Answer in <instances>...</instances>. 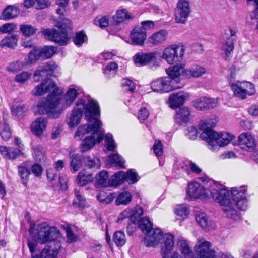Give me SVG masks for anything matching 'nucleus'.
<instances>
[{
  "label": "nucleus",
  "mask_w": 258,
  "mask_h": 258,
  "mask_svg": "<svg viewBox=\"0 0 258 258\" xmlns=\"http://www.w3.org/2000/svg\"><path fill=\"white\" fill-rule=\"evenodd\" d=\"M175 121L178 124L182 125L187 124L190 119V111L187 107L180 108L175 117Z\"/></svg>",
  "instance_id": "obj_26"
},
{
  "label": "nucleus",
  "mask_w": 258,
  "mask_h": 258,
  "mask_svg": "<svg viewBox=\"0 0 258 258\" xmlns=\"http://www.w3.org/2000/svg\"><path fill=\"white\" fill-rule=\"evenodd\" d=\"M245 192L244 187H234L229 191L223 185L217 182L213 183L207 190L200 183L192 182L188 185L186 198L189 200L203 199L210 195L214 201L223 206L222 210L227 217L237 220L239 216L236 207L244 210L247 207Z\"/></svg>",
  "instance_id": "obj_1"
},
{
  "label": "nucleus",
  "mask_w": 258,
  "mask_h": 258,
  "mask_svg": "<svg viewBox=\"0 0 258 258\" xmlns=\"http://www.w3.org/2000/svg\"><path fill=\"white\" fill-rule=\"evenodd\" d=\"M31 76V73L28 71H23L16 75L15 80L17 83L24 84L28 81Z\"/></svg>",
  "instance_id": "obj_47"
},
{
  "label": "nucleus",
  "mask_w": 258,
  "mask_h": 258,
  "mask_svg": "<svg viewBox=\"0 0 258 258\" xmlns=\"http://www.w3.org/2000/svg\"><path fill=\"white\" fill-rule=\"evenodd\" d=\"M102 122L99 119L94 120L93 123H88L80 126L75 134L77 140H80L85 135L91 133V135L85 137L80 145V150L82 153L86 152L99 144L104 138V131L101 130Z\"/></svg>",
  "instance_id": "obj_4"
},
{
  "label": "nucleus",
  "mask_w": 258,
  "mask_h": 258,
  "mask_svg": "<svg viewBox=\"0 0 258 258\" xmlns=\"http://www.w3.org/2000/svg\"><path fill=\"white\" fill-rule=\"evenodd\" d=\"M86 35L82 31L77 32L73 38V41L75 44L80 47L87 40Z\"/></svg>",
  "instance_id": "obj_50"
},
{
  "label": "nucleus",
  "mask_w": 258,
  "mask_h": 258,
  "mask_svg": "<svg viewBox=\"0 0 258 258\" xmlns=\"http://www.w3.org/2000/svg\"><path fill=\"white\" fill-rule=\"evenodd\" d=\"M144 212L143 208L139 206H136L133 208H126L119 215L117 222L119 223L128 218L144 232L145 230V218L143 216Z\"/></svg>",
  "instance_id": "obj_7"
},
{
  "label": "nucleus",
  "mask_w": 258,
  "mask_h": 258,
  "mask_svg": "<svg viewBox=\"0 0 258 258\" xmlns=\"http://www.w3.org/2000/svg\"><path fill=\"white\" fill-rule=\"evenodd\" d=\"M27 110L28 108L25 105H14L11 108L12 114L18 117L22 116Z\"/></svg>",
  "instance_id": "obj_55"
},
{
  "label": "nucleus",
  "mask_w": 258,
  "mask_h": 258,
  "mask_svg": "<svg viewBox=\"0 0 258 258\" xmlns=\"http://www.w3.org/2000/svg\"><path fill=\"white\" fill-rule=\"evenodd\" d=\"M104 137V146L109 151H113L117 147V144L113 139V135L110 133H107Z\"/></svg>",
  "instance_id": "obj_41"
},
{
  "label": "nucleus",
  "mask_w": 258,
  "mask_h": 258,
  "mask_svg": "<svg viewBox=\"0 0 258 258\" xmlns=\"http://www.w3.org/2000/svg\"><path fill=\"white\" fill-rule=\"evenodd\" d=\"M83 109L85 116L89 123H93L95 116H99L100 109L97 102L94 100L89 99L85 103L82 99H79L76 103V107L72 110V113L67 120V124L70 128H73L79 124L82 117Z\"/></svg>",
  "instance_id": "obj_6"
},
{
  "label": "nucleus",
  "mask_w": 258,
  "mask_h": 258,
  "mask_svg": "<svg viewBox=\"0 0 258 258\" xmlns=\"http://www.w3.org/2000/svg\"><path fill=\"white\" fill-rule=\"evenodd\" d=\"M242 88L244 89L246 93L249 96H251L255 94L256 91L253 84L249 82L242 81L241 82Z\"/></svg>",
  "instance_id": "obj_57"
},
{
  "label": "nucleus",
  "mask_w": 258,
  "mask_h": 258,
  "mask_svg": "<svg viewBox=\"0 0 258 258\" xmlns=\"http://www.w3.org/2000/svg\"><path fill=\"white\" fill-rule=\"evenodd\" d=\"M125 181L129 184L136 183L138 180V175L132 169H130L125 172Z\"/></svg>",
  "instance_id": "obj_58"
},
{
  "label": "nucleus",
  "mask_w": 258,
  "mask_h": 258,
  "mask_svg": "<svg viewBox=\"0 0 258 258\" xmlns=\"http://www.w3.org/2000/svg\"><path fill=\"white\" fill-rule=\"evenodd\" d=\"M41 59H45L51 58L57 51L54 46H46L43 48H38Z\"/></svg>",
  "instance_id": "obj_37"
},
{
  "label": "nucleus",
  "mask_w": 258,
  "mask_h": 258,
  "mask_svg": "<svg viewBox=\"0 0 258 258\" xmlns=\"http://www.w3.org/2000/svg\"><path fill=\"white\" fill-rule=\"evenodd\" d=\"M76 199L74 201L73 204L77 207L83 208L86 205V200L84 197L80 194L79 191L75 190Z\"/></svg>",
  "instance_id": "obj_53"
},
{
  "label": "nucleus",
  "mask_w": 258,
  "mask_h": 258,
  "mask_svg": "<svg viewBox=\"0 0 258 258\" xmlns=\"http://www.w3.org/2000/svg\"><path fill=\"white\" fill-rule=\"evenodd\" d=\"M34 155L36 159L40 162L44 160V153L41 147L35 146L33 147Z\"/></svg>",
  "instance_id": "obj_60"
},
{
  "label": "nucleus",
  "mask_w": 258,
  "mask_h": 258,
  "mask_svg": "<svg viewBox=\"0 0 258 258\" xmlns=\"http://www.w3.org/2000/svg\"><path fill=\"white\" fill-rule=\"evenodd\" d=\"M46 38L58 44L60 46L66 45L69 41V37L66 32L59 33L55 29H47L42 31Z\"/></svg>",
  "instance_id": "obj_14"
},
{
  "label": "nucleus",
  "mask_w": 258,
  "mask_h": 258,
  "mask_svg": "<svg viewBox=\"0 0 258 258\" xmlns=\"http://www.w3.org/2000/svg\"><path fill=\"white\" fill-rule=\"evenodd\" d=\"M133 59L135 64L138 67H142L145 65V54L140 52L136 53Z\"/></svg>",
  "instance_id": "obj_56"
},
{
  "label": "nucleus",
  "mask_w": 258,
  "mask_h": 258,
  "mask_svg": "<svg viewBox=\"0 0 258 258\" xmlns=\"http://www.w3.org/2000/svg\"><path fill=\"white\" fill-rule=\"evenodd\" d=\"M176 166L178 168L180 174H182V172L188 173L189 170L197 174H199L202 171L201 169L199 166L190 161L179 162L177 163Z\"/></svg>",
  "instance_id": "obj_24"
},
{
  "label": "nucleus",
  "mask_w": 258,
  "mask_h": 258,
  "mask_svg": "<svg viewBox=\"0 0 258 258\" xmlns=\"http://www.w3.org/2000/svg\"><path fill=\"white\" fill-rule=\"evenodd\" d=\"M109 18L108 16L97 17L94 20V24L101 28H105L109 25Z\"/></svg>",
  "instance_id": "obj_51"
},
{
  "label": "nucleus",
  "mask_w": 258,
  "mask_h": 258,
  "mask_svg": "<svg viewBox=\"0 0 258 258\" xmlns=\"http://www.w3.org/2000/svg\"><path fill=\"white\" fill-rule=\"evenodd\" d=\"M53 243H50L48 246H46L42 251L40 256L35 254L37 250V244L36 242L28 240V245L31 253V258H56L57 254V249L52 248Z\"/></svg>",
  "instance_id": "obj_13"
},
{
  "label": "nucleus",
  "mask_w": 258,
  "mask_h": 258,
  "mask_svg": "<svg viewBox=\"0 0 258 258\" xmlns=\"http://www.w3.org/2000/svg\"><path fill=\"white\" fill-rule=\"evenodd\" d=\"M185 47L183 45L172 44L165 47L161 57L169 64L181 62L184 57Z\"/></svg>",
  "instance_id": "obj_10"
},
{
  "label": "nucleus",
  "mask_w": 258,
  "mask_h": 258,
  "mask_svg": "<svg viewBox=\"0 0 258 258\" xmlns=\"http://www.w3.org/2000/svg\"><path fill=\"white\" fill-rule=\"evenodd\" d=\"M59 89L56 82L50 79H47L40 84L36 85L32 90L34 96H42L46 93L49 95L46 98H41L37 104L34 107L33 112L35 115L48 114L50 117L57 118L62 112L58 109L60 103Z\"/></svg>",
  "instance_id": "obj_2"
},
{
  "label": "nucleus",
  "mask_w": 258,
  "mask_h": 258,
  "mask_svg": "<svg viewBox=\"0 0 258 258\" xmlns=\"http://www.w3.org/2000/svg\"><path fill=\"white\" fill-rule=\"evenodd\" d=\"M132 201L131 194L127 191H124L119 194L115 200V203L117 205H127Z\"/></svg>",
  "instance_id": "obj_40"
},
{
  "label": "nucleus",
  "mask_w": 258,
  "mask_h": 258,
  "mask_svg": "<svg viewBox=\"0 0 258 258\" xmlns=\"http://www.w3.org/2000/svg\"><path fill=\"white\" fill-rule=\"evenodd\" d=\"M71 25L72 23L71 21L68 19H63L60 22H57L55 24V26L56 27L62 30L70 29Z\"/></svg>",
  "instance_id": "obj_63"
},
{
  "label": "nucleus",
  "mask_w": 258,
  "mask_h": 258,
  "mask_svg": "<svg viewBox=\"0 0 258 258\" xmlns=\"http://www.w3.org/2000/svg\"><path fill=\"white\" fill-rule=\"evenodd\" d=\"M134 15L130 13L126 9L118 10L112 16L113 22L115 24H119L128 20L133 19Z\"/></svg>",
  "instance_id": "obj_27"
},
{
  "label": "nucleus",
  "mask_w": 258,
  "mask_h": 258,
  "mask_svg": "<svg viewBox=\"0 0 258 258\" xmlns=\"http://www.w3.org/2000/svg\"><path fill=\"white\" fill-rule=\"evenodd\" d=\"M216 125L212 119L203 120L200 121L199 128L203 131L202 138L206 141L209 149L217 151L219 147L227 145L233 139L234 136L228 132H216L211 129Z\"/></svg>",
  "instance_id": "obj_5"
},
{
  "label": "nucleus",
  "mask_w": 258,
  "mask_h": 258,
  "mask_svg": "<svg viewBox=\"0 0 258 258\" xmlns=\"http://www.w3.org/2000/svg\"><path fill=\"white\" fill-rule=\"evenodd\" d=\"M18 173L22 180V183L26 185L30 174V171L26 167L20 166L18 167Z\"/></svg>",
  "instance_id": "obj_48"
},
{
  "label": "nucleus",
  "mask_w": 258,
  "mask_h": 258,
  "mask_svg": "<svg viewBox=\"0 0 258 258\" xmlns=\"http://www.w3.org/2000/svg\"><path fill=\"white\" fill-rule=\"evenodd\" d=\"M233 49V40L231 37H229L226 39L222 44L221 47V55L225 59L228 60L232 56Z\"/></svg>",
  "instance_id": "obj_28"
},
{
  "label": "nucleus",
  "mask_w": 258,
  "mask_h": 258,
  "mask_svg": "<svg viewBox=\"0 0 258 258\" xmlns=\"http://www.w3.org/2000/svg\"><path fill=\"white\" fill-rule=\"evenodd\" d=\"M19 10L16 7L12 5L8 6L3 11L1 16V20H9L17 16Z\"/></svg>",
  "instance_id": "obj_30"
},
{
  "label": "nucleus",
  "mask_w": 258,
  "mask_h": 258,
  "mask_svg": "<svg viewBox=\"0 0 258 258\" xmlns=\"http://www.w3.org/2000/svg\"><path fill=\"white\" fill-rule=\"evenodd\" d=\"M20 30L23 35L26 37H29L36 33V29L30 25L26 24L20 25Z\"/></svg>",
  "instance_id": "obj_49"
},
{
  "label": "nucleus",
  "mask_w": 258,
  "mask_h": 258,
  "mask_svg": "<svg viewBox=\"0 0 258 258\" xmlns=\"http://www.w3.org/2000/svg\"><path fill=\"white\" fill-rule=\"evenodd\" d=\"M196 220L199 225L205 230L212 229L216 226L215 222L209 220L208 216L203 212L196 213Z\"/></svg>",
  "instance_id": "obj_21"
},
{
  "label": "nucleus",
  "mask_w": 258,
  "mask_h": 258,
  "mask_svg": "<svg viewBox=\"0 0 258 258\" xmlns=\"http://www.w3.org/2000/svg\"><path fill=\"white\" fill-rule=\"evenodd\" d=\"M93 177L91 174L86 175L84 172H80L77 176L76 181L80 186H84L93 181Z\"/></svg>",
  "instance_id": "obj_39"
},
{
  "label": "nucleus",
  "mask_w": 258,
  "mask_h": 258,
  "mask_svg": "<svg viewBox=\"0 0 258 258\" xmlns=\"http://www.w3.org/2000/svg\"><path fill=\"white\" fill-rule=\"evenodd\" d=\"M190 13L189 0H179L174 12L176 23L185 24Z\"/></svg>",
  "instance_id": "obj_11"
},
{
  "label": "nucleus",
  "mask_w": 258,
  "mask_h": 258,
  "mask_svg": "<svg viewBox=\"0 0 258 258\" xmlns=\"http://www.w3.org/2000/svg\"><path fill=\"white\" fill-rule=\"evenodd\" d=\"M40 59L41 58L38 48L34 47L25 57L24 62L25 66L33 64Z\"/></svg>",
  "instance_id": "obj_31"
},
{
  "label": "nucleus",
  "mask_w": 258,
  "mask_h": 258,
  "mask_svg": "<svg viewBox=\"0 0 258 258\" xmlns=\"http://www.w3.org/2000/svg\"><path fill=\"white\" fill-rule=\"evenodd\" d=\"M37 231V239L41 244L53 240L59 235V231L55 227H51L47 222H42L37 225H31L29 230L31 234H34V230Z\"/></svg>",
  "instance_id": "obj_9"
},
{
  "label": "nucleus",
  "mask_w": 258,
  "mask_h": 258,
  "mask_svg": "<svg viewBox=\"0 0 258 258\" xmlns=\"http://www.w3.org/2000/svg\"><path fill=\"white\" fill-rule=\"evenodd\" d=\"M231 88L234 95L240 99H245L249 96L243 89L241 81H237L235 83H232Z\"/></svg>",
  "instance_id": "obj_33"
},
{
  "label": "nucleus",
  "mask_w": 258,
  "mask_h": 258,
  "mask_svg": "<svg viewBox=\"0 0 258 258\" xmlns=\"http://www.w3.org/2000/svg\"><path fill=\"white\" fill-rule=\"evenodd\" d=\"M16 28V25L14 23H6L0 26V32L1 33H10L13 32Z\"/></svg>",
  "instance_id": "obj_61"
},
{
  "label": "nucleus",
  "mask_w": 258,
  "mask_h": 258,
  "mask_svg": "<svg viewBox=\"0 0 258 258\" xmlns=\"http://www.w3.org/2000/svg\"><path fill=\"white\" fill-rule=\"evenodd\" d=\"M157 55V52H156L146 53V64H149L151 67L158 66Z\"/></svg>",
  "instance_id": "obj_59"
},
{
  "label": "nucleus",
  "mask_w": 258,
  "mask_h": 258,
  "mask_svg": "<svg viewBox=\"0 0 258 258\" xmlns=\"http://www.w3.org/2000/svg\"><path fill=\"white\" fill-rule=\"evenodd\" d=\"M44 65L48 76H56L60 73V67L55 63L49 62Z\"/></svg>",
  "instance_id": "obj_42"
},
{
  "label": "nucleus",
  "mask_w": 258,
  "mask_h": 258,
  "mask_svg": "<svg viewBox=\"0 0 258 258\" xmlns=\"http://www.w3.org/2000/svg\"><path fill=\"white\" fill-rule=\"evenodd\" d=\"M207 69L198 63H193L188 68H185V78L186 79L198 78L206 74Z\"/></svg>",
  "instance_id": "obj_18"
},
{
  "label": "nucleus",
  "mask_w": 258,
  "mask_h": 258,
  "mask_svg": "<svg viewBox=\"0 0 258 258\" xmlns=\"http://www.w3.org/2000/svg\"><path fill=\"white\" fill-rule=\"evenodd\" d=\"M47 120L44 117H38L32 122L31 131L35 136L41 137L47 127Z\"/></svg>",
  "instance_id": "obj_19"
},
{
  "label": "nucleus",
  "mask_w": 258,
  "mask_h": 258,
  "mask_svg": "<svg viewBox=\"0 0 258 258\" xmlns=\"http://www.w3.org/2000/svg\"><path fill=\"white\" fill-rule=\"evenodd\" d=\"M176 246L178 250L183 256L187 257L192 255L193 250L190 243L185 238L179 237L176 241Z\"/></svg>",
  "instance_id": "obj_20"
},
{
  "label": "nucleus",
  "mask_w": 258,
  "mask_h": 258,
  "mask_svg": "<svg viewBox=\"0 0 258 258\" xmlns=\"http://www.w3.org/2000/svg\"><path fill=\"white\" fill-rule=\"evenodd\" d=\"M131 44L143 45L145 40V21H142L140 25L136 26L130 34Z\"/></svg>",
  "instance_id": "obj_15"
},
{
  "label": "nucleus",
  "mask_w": 258,
  "mask_h": 258,
  "mask_svg": "<svg viewBox=\"0 0 258 258\" xmlns=\"http://www.w3.org/2000/svg\"><path fill=\"white\" fill-rule=\"evenodd\" d=\"M81 89L79 86L75 85H70L63 97L61 98L59 96L60 103L59 105H61L62 108L70 107L76 99Z\"/></svg>",
  "instance_id": "obj_12"
},
{
  "label": "nucleus",
  "mask_w": 258,
  "mask_h": 258,
  "mask_svg": "<svg viewBox=\"0 0 258 258\" xmlns=\"http://www.w3.org/2000/svg\"><path fill=\"white\" fill-rule=\"evenodd\" d=\"M107 162L111 165L118 166L121 168H125L124 161L118 154H111L108 156Z\"/></svg>",
  "instance_id": "obj_36"
},
{
  "label": "nucleus",
  "mask_w": 258,
  "mask_h": 258,
  "mask_svg": "<svg viewBox=\"0 0 258 258\" xmlns=\"http://www.w3.org/2000/svg\"><path fill=\"white\" fill-rule=\"evenodd\" d=\"M160 243L162 258H169L175 247L174 235L163 233L160 229L153 228L152 222L146 217V246L155 247Z\"/></svg>",
  "instance_id": "obj_3"
},
{
  "label": "nucleus",
  "mask_w": 258,
  "mask_h": 258,
  "mask_svg": "<svg viewBox=\"0 0 258 258\" xmlns=\"http://www.w3.org/2000/svg\"><path fill=\"white\" fill-rule=\"evenodd\" d=\"M25 64L24 62L16 61L10 63L7 67V70L10 72H16L23 69Z\"/></svg>",
  "instance_id": "obj_54"
},
{
  "label": "nucleus",
  "mask_w": 258,
  "mask_h": 258,
  "mask_svg": "<svg viewBox=\"0 0 258 258\" xmlns=\"http://www.w3.org/2000/svg\"><path fill=\"white\" fill-rule=\"evenodd\" d=\"M212 246V243L205 238L199 237L194 247L195 255L192 258H218L219 256L220 258H229L224 253L217 255Z\"/></svg>",
  "instance_id": "obj_8"
},
{
  "label": "nucleus",
  "mask_w": 258,
  "mask_h": 258,
  "mask_svg": "<svg viewBox=\"0 0 258 258\" xmlns=\"http://www.w3.org/2000/svg\"><path fill=\"white\" fill-rule=\"evenodd\" d=\"M48 76L44 65L39 66L33 75L35 81L39 82L42 78Z\"/></svg>",
  "instance_id": "obj_45"
},
{
  "label": "nucleus",
  "mask_w": 258,
  "mask_h": 258,
  "mask_svg": "<svg viewBox=\"0 0 258 258\" xmlns=\"http://www.w3.org/2000/svg\"><path fill=\"white\" fill-rule=\"evenodd\" d=\"M250 5L254 7V9L251 15V18L256 20L255 29L258 32V0H255Z\"/></svg>",
  "instance_id": "obj_64"
},
{
  "label": "nucleus",
  "mask_w": 258,
  "mask_h": 258,
  "mask_svg": "<svg viewBox=\"0 0 258 258\" xmlns=\"http://www.w3.org/2000/svg\"><path fill=\"white\" fill-rule=\"evenodd\" d=\"M0 153L5 158L15 159L22 153V151L19 148H8L5 146H0Z\"/></svg>",
  "instance_id": "obj_29"
},
{
  "label": "nucleus",
  "mask_w": 258,
  "mask_h": 258,
  "mask_svg": "<svg viewBox=\"0 0 258 258\" xmlns=\"http://www.w3.org/2000/svg\"><path fill=\"white\" fill-rule=\"evenodd\" d=\"M189 98V94L184 92L172 93L169 97V106L172 109L177 108L182 105Z\"/></svg>",
  "instance_id": "obj_17"
},
{
  "label": "nucleus",
  "mask_w": 258,
  "mask_h": 258,
  "mask_svg": "<svg viewBox=\"0 0 258 258\" xmlns=\"http://www.w3.org/2000/svg\"><path fill=\"white\" fill-rule=\"evenodd\" d=\"M125 172L118 171L114 174L110 178V186H117L125 181Z\"/></svg>",
  "instance_id": "obj_35"
},
{
  "label": "nucleus",
  "mask_w": 258,
  "mask_h": 258,
  "mask_svg": "<svg viewBox=\"0 0 258 258\" xmlns=\"http://www.w3.org/2000/svg\"><path fill=\"white\" fill-rule=\"evenodd\" d=\"M151 87L154 91H163L168 92L173 90L171 81L168 77L159 78L153 81Z\"/></svg>",
  "instance_id": "obj_16"
},
{
  "label": "nucleus",
  "mask_w": 258,
  "mask_h": 258,
  "mask_svg": "<svg viewBox=\"0 0 258 258\" xmlns=\"http://www.w3.org/2000/svg\"><path fill=\"white\" fill-rule=\"evenodd\" d=\"M194 107L197 110L203 111L207 110L206 97H202L196 99L192 102Z\"/></svg>",
  "instance_id": "obj_46"
},
{
  "label": "nucleus",
  "mask_w": 258,
  "mask_h": 258,
  "mask_svg": "<svg viewBox=\"0 0 258 258\" xmlns=\"http://www.w3.org/2000/svg\"><path fill=\"white\" fill-rule=\"evenodd\" d=\"M18 40V36L17 35H13L11 36L6 37L2 39L1 42L0 46L2 47H8L9 48H14L17 46Z\"/></svg>",
  "instance_id": "obj_38"
},
{
  "label": "nucleus",
  "mask_w": 258,
  "mask_h": 258,
  "mask_svg": "<svg viewBox=\"0 0 258 258\" xmlns=\"http://www.w3.org/2000/svg\"><path fill=\"white\" fill-rule=\"evenodd\" d=\"M166 72L169 76L170 79H175L178 78L185 79L184 76L185 68L184 64L178 63L166 69Z\"/></svg>",
  "instance_id": "obj_22"
},
{
  "label": "nucleus",
  "mask_w": 258,
  "mask_h": 258,
  "mask_svg": "<svg viewBox=\"0 0 258 258\" xmlns=\"http://www.w3.org/2000/svg\"><path fill=\"white\" fill-rule=\"evenodd\" d=\"M168 36V32L161 30L153 34L148 38V43L154 46L160 45L164 42Z\"/></svg>",
  "instance_id": "obj_25"
},
{
  "label": "nucleus",
  "mask_w": 258,
  "mask_h": 258,
  "mask_svg": "<svg viewBox=\"0 0 258 258\" xmlns=\"http://www.w3.org/2000/svg\"><path fill=\"white\" fill-rule=\"evenodd\" d=\"M175 213L180 220H184L186 219L189 214L190 209L187 205L185 204L178 205L176 206Z\"/></svg>",
  "instance_id": "obj_32"
},
{
  "label": "nucleus",
  "mask_w": 258,
  "mask_h": 258,
  "mask_svg": "<svg viewBox=\"0 0 258 258\" xmlns=\"http://www.w3.org/2000/svg\"><path fill=\"white\" fill-rule=\"evenodd\" d=\"M0 136L4 140H8L11 137L9 127L5 122L0 123Z\"/></svg>",
  "instance_id": "obj_52"
},
{
  "label": "nucleus",
  "mask_w": 258,
  "mask_h": 258,
  "mask_svg": "<svg viewBox=\"0 0 258 258\" xmlns=\"http://www.w3.org/2000/svg\"><path fill=\"white\" fill-rule=\"evenodd\" d=\"M239 144L241 148L245 150L253 149L255 141L251 135L247 133L241 134L238 137Z\"/></svg>",
  "instance_id": "obj_23"
},
{
  "label": "nucleus",
  "mask_w": 258,
  "mask_h": 258,
  "mask_svg": "<svg viewBox=\"0 0 258 258\" xmlns=\"http://www.w3.org/2000/svg\"><path fill=\"white\" fill-rule=\"evenodd\" d=\"M113 240L118 246H122L126 241L124 233L121 231H117L114 234Z\"/></svg>",
  "instance_id": "obj_44"
},
{
  "label": "nucleus",
  "mask_w": 258,
  "mask_h": 258,
  "mask_svg": "<svg viewBox=\"0 0 258 258\" xmlns=\"http://www.w3.org/2000/svg\"><path fill=\"white\" fill-rule=\"evenodd\" d=\"M72 160L70 166L73 173L77 171L82 165V158L80 155L73 154L71 156Z\"/></svg>",
  "instance_id": "obj_43"
},
{
  "label": "nucleus",
  "mask_w": 258,
  "mask_h": 258,
  "mask_svg": "<svg viewBox=\"0 0 258 258\" xmlns=\"http://www.w3.org/2000/svg\"><path fill=\"white\" fill-rule=\"evenodd\" d=\"M96 185L105 187L110 186V178L108 179V172L106 171H101L96 176Z\"/></svg>",
  "instance_id": "obj_34"
},
{
  "label": "nucleus",
  "mask_w": 258,
  "mask_h": 258,
  "mask_svg": "<svg viewBox=\"0 0 258 258\" xmlns=\"http://www.w3.org/2000/svg\"><path fill=\"white\" fill-rule=\"evenodd\" d=\"M153 150L157 157H161L163 154V146L159 140H155L153 146Z\"/></svg>",
  "instance_id": "obj_62"
}]
</instances>
